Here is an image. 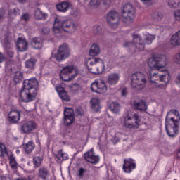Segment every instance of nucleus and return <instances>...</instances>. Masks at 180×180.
Listing matches in <instances>:
<instances>
[{
    "label": "nucleus",
    "mask_w": 180,
    "mask_h": 180,
    "mask_svg": "<svg viewBox=\"0 0 180 180\" xmlns=\"http://www.w3.org/2000/svg\"><path fill=\"white\" fill-rule=\"evenodd\" d=\"M17 49L19 51H26L27 50V41L22 37H19L17 41Z\"/></svg>",
    "instance_id": "obj_22"
},
{
    "label": "nucleus",
    "mask_w": 180,
    "mask_h": 180,
    "mask_svg": "<svg viewBox=\"0 0 180 180\" xmlns=\"http://www.w3.org/2000/svg\"><path fill=\"white\" fill-rule=\"evenodd\" d=\"M77 24H69L67 23H54L53 31V33H56L57 34H61L63 32H66V33H72L74 30H75V27Z\"/></svg>",
    "instance_id": "obj_9"
},
{
    "label": "nucleus",
    "mask_w": 180,
    "mask_h": 180,
    "mask_svg": "<svg viewBox=\"0 0 180 180\" xmlns=\"http://www.w3.org/2000/svg\"><path fill=\"white\" fill-rule=\"evenodd\" d=\"M168 63V59L165 55L153 56L148 60V65L151 70L165 71V66Z\"/></svg>",
    "instance_id": "obj_4"
},
{
    "label": "nucleus",
    "mask_w": 180,
    "mask_h": 180,
    "mask_svg": "<svg viewBox=\"0 0 180 180\" xmlns=\"http://www.w3.org/2000/svg\"><path fill=\"white\" fill-rule=\"evenodd\" d=\"M179 112L170 110L165 117V130L169 137H175L178 134V123H179Z\"/></svg>",
    "instance_id": "obj_3"
},
{
    "label": "nucleus",
    "mask_w": 180,
    "mask_h": 180,
    "mask_svg": "<svg viewBox=\"0 0 180 180\" xmlns=\"http://www.w3.org/2000/svg\"><path fill=\"white\" fill-rule=\"evenodd\" d=\"M30 18H31L30 13H24L21 15L20 19H21V20H24V22H29V20H30Z\"/></svg>",
    "instance_id": "obj_44"
},
{
    "label": "nucleus",
    "mask_w": 180,
    "mask_h": 180,
    "mask_svg": "<svg viewBox=\"0 0 180 180\" xmlns=\"http://www.w3.org/2000/svg\"><path fill=\"white\" fill-rule=\"evenodd\" d=\"M22 147L26 154H32L34 148H36V144L33 141H30L27 143H23Z\"/></svg>",
    "instance_id": "obj_20"
},
{
    "label": "nucleus",
    "mask_w": 180,
    "mask_h": 180,
    "mask_svg": "<svg viewBox=\"0 0 180 180\" xmlns=\"http://www.w3.org/2000/svg\"><path fill=\"white\" fill-rule=\"evenodd\" d=\"M152 18L153 20H156V22H159V20H161L162 19V13L156 11L152 13Z\"/></svg>",
    "instance_id": "obj_38"
},
{
    "label": "nucleus",
    "mask_w": 180,
    "mask_h": 180,
    "mask_svg": "<svg viewBox=\"0 0 180 180\" xmlns=\"http://www.w3.org/2000/svg\"><path fill=\"white\" fill-rule=\"evenodd\" d=\"M99 53H101L99 46L96 44H94L93 45H91L89 50V56H91V57H96V56H98Z\"/></svg>",
    "instance_id": "obj_28"
},
{
    "label": "nucleus",
    "mask_w": 180,
    "mask_h": 180,
    "mask_svg": "<svg viewBox=\"0 0 180 180\" xmlns=\"http://www.w3.org/2000/svg\"><path fill=\"white\" fill-rule=\"evenodd\" d=\"M36 63H37L36 58H31L25 62V68L28 70H34V67H36Z\"/></svg>",
    "instance_id": "obj_31"
},
{
    "label": "nucleus",
    "mask_w": 180,
    "mask_h": 180,
    "mask_svg": "<svg viewBox=\"0 0 180 180\" xmlns=\"http://www.w3.org/2000/svg\"><path fill=\"white\" fill-rule=\"evenodd\" d=\"M70 57V48L67 44H63L58 47L57 53L55 54L54 58L59 63L64 61Z\"/></svg>",
    "instance_id": "obj_11"
},
{
    "label": "nucleus",
    "mask_w": 180,
    "mask_h": 180,
    "mask_svg": "<svg viewBox=\"0 0 180 180\" xmlns=\"http://www.w3.org/2000/svg\"><path fill=\"white\" fill-rule=\"evenodd\" d=\"M101 5L99 0H91L89 2V6L91 8H96Z\"/></svg>",
    "instance_id": "obj_43"
},
{
    "label": "nucleus",
    "mask_w": 180,
    "mask_h": 180,
    "mask_svg": "<svg viewBox=\"0 0 180 180\" xmlns=\"http://www.w3.org/2000/svg\"><path fill=\"white\" fill-rule=\"evenodd\" d=\"M120 78V76L117 73H112L108 75V84H109V85H116L119 82Z\"/></svg>",
    "instance_id": "obj_24"
},
{
    "label": "nucleus",
    "mask_w": 180,
    "mask_h": 180,
    "mask_svg": "<svg viewBox=\"0 0 180 180\" xmlns=\"http://www.w3.org/2000/svg\"><path fill=\"white\" fill-rule=\"evenodd\" d=\"M34 16L35 19H37V20H44L46 19H47L49 15L41 12L40 8H37L34 11Z\"/></svg>",
    "instance_id": "obj_26"
},
{
    "label": "nucleus",
    "mask_w": 180,
    "mask_h": 180,
    "mask_svg": "<svg viewBox=\"0 0 180 180\" xmlns=\"http://www.w3.org/2000/svg\"><path fill=\"white\" fill-rule=\"evenodd\" d=\"M119 25V24L117 23H112L110 24V27H112V29H116V27H117V26Z\"/></svg>",
    "instance_id": "obj_59"
},
{
    "label": "nucleus",
    "mask_w": 180,
    "mask_h": 180,
    "mask_svg": "<svg viewBox=\"0 0 180 180\" xmlns=\"http://www.w3.org/2000/svg\"><path fill=\"white\" fill-rule=\"evenodd\" d=\"M72 72H74V66L64 67L60 72V79L66 82L74 79L77 77V73L72 74Z\"/></svg>",
    "instance_id": "obj_12"
},
{
    "label": "nucleus",
    "mask_w": 180,
    "mask_h": 180,
    "mask_svg": "<svg viewBox=\"0 0 180 180\" xmlns=\"http://www.w3.org/2000/svg\"><path fill=\"white\" fill-rule=\"evenodd\" d=\"M174 18L176 20H180V10L174 11Z\"/></svg>",
    "instance_id": "obj_49"
},
{
    "label": "nucleus",
    "mask_w": 180,
    "mask_h": 180,
    "mask_svg": "<svg viewBox=\"0 0 180 180\" xmlns=\"http://www.w3.org/2000/svg\"><path fill=\"white\" fill-rule=\"evenodd\" d=\"M122 96H127V88L122 89L121 91Z\"/></svg>",
    "instance_id": "obj_53"
},
{
    "label": "nucleus",
    "mask_w": 180,
    "mask_h": 180,
    "mask_svg": "<svg viewBox=\"0 0 180 180\" xmlns=\"http://www.w3.org/2000/svg\"><path fill=\"white\" fill-rule=\"evenodd\" d=\"M5 61V56L3 53L0 52V64Z\"/></svg>",
    "instance_id": "obj_54"
},
{
    "label": "nucleus",
    "mask_w": 180,
    "mask_h": 180,
    "mask_svg": "<svg viewBox=\"0 0 180 180\" xmlns=\"http://www.w3.org/2000/svg\"><path fill=\"white\" fill-rule=\"evenodd\" d=\"M164 71H165L166 74H160L151 71L148 75L150 84H153L156 86H160V84L159 82H164L165 85H167L169 82V79H171V76H169V73H168L167 70Z\"/></svg>",
    "instance_id": "obj_6"
},
{
    "label": "nucleus",
    "mask_w": 180,
    "mask_h": 180,
    "mask_svg": "<svg viewBox=\"0 0 180 180\" xmlns=\"http://www.w3.org/2000/svg\"><path fill=\"white\" fill-rule=\"evenodd\" d=\"M41 32L43 34H49V33H50V28L47 27H43Z\"/></svg>",
    "instance_id": "obj_51"
},
{
    "label": "nucleus",
    "mask_w": 180,
    "mask_h": 180,
    "mask_svg": "<svg viewBox=\"0 0 180 180\" xmlns=\"http://www.w3.org/2000/svg\"><path fill=\"white\" fill-rule=\"evenodd\" d=\"M37 123L31 120L22 123L20 126V131L22 134H32L34 130L37 129Z\"/></svg>",
    "instance_id": "obj_13"
},
{
    "label": "nucleus",
    "mask_w": 180,
    "mask_h": 180,
    "mask_svg": "<svg viewBox=\"0 0 180 180\" xmlns=\"http://www.w3.org/2000/svg\"><path fill=\"white\" fill-rule=\"evenodd\" d=\"M110 110L114 112V113H119L120 112V105L116 102H113L110 104Z\"/></svg>",
    "instance_id": "obj_35"
},
{
    "label": "nucleus",
    "mask_w": 180,
    "mask_h": 180,
    "mask_svg": "<svg viewBox=\"0 0 180 180\" xmlns=\"http://www.w3.org/2000/svg\"><path fill=\"white\" fill-rule=\"evenodd\" d=\"M18 2H20V4H26V2H27V0H18Z\"/></svg>",
    "instance_id": "obj_61"
},
{
    "label": "nucleus",
    "mask_w": 180,
    "mask_h": 180,
    "mask_svg": "<svg viewBox=\"0 0 180 180\" xmlns=\"http://www.w3.org/2000/svg\"><path fill=\"white\" fill-rule=\"evenodd\" d=\"M70 6H71V4L68 3V1H63L56 5V9L60 12H67Z\"/></svg>",
    "instance_id": "obj_27"
},
{
    "label": "nucleus",
    "mask_w": 180,
    "mask_h": 180,
    "mask_svg": "<svg viewBox=\"0 0 180 180\" xmlns=\"http://www.w3.org/2000/svg\"><path fill=\"white\" fill-rule=\"evenodd\" d=\"M96 65H97L96 68L97 70L93 71L94 74H102L105 71V63L103 62V60L96 58Z\"/></svg>",
    "instance_id": "obj_19"
},
{
    "label": "nucleus",
    "mask_w": 180,
    "mask_h": 180,
    "mask_svg": "<svg viewBox=\"0 0 180 180\" xmlns=\"http://www.w3.org/2000/svg\"><path fill=\"white\" fill-rule=\"evenodd\" d=\"M42 161H43V160L41 159V157H40V156H37V157L34 158V159H33V162H34V165H36L37 167H40V165H41Z\"/></svg>",
    "instance_id": "obj_42"
},
{
    "label": "nucleus",
    "mask_w": 180,
    "mask_h": 180,
    "mask_svg": "<svg viewBox=\"0 0 180 180\" xmlns=\"http://www.w3.org/2000/svg\"><path fill=\"white\" fill-rule=\"evenodd\" d=\"M64 124L65 126H70L75 122V113L74 109L72 108H66L64 110Z\"/></svg>",
    "instance_id": "obj_14"
},
{
    "label": "nucleus",
    "mask_w": 180,
    "mask_h": 180,
    "mask_svg": "<svg viewBox=\"0 0 180 180\" xmlns=\"http://www.w3.org/2000/svg\"><path fill=\"white\" fill-rule=\"evenodd\" d=\"M119 18V13L115 11H110L107 14V22L108 23H111L112 20H116Z\"/></svg>",
    "instance_id": "obj_29"
},
{
    "label": "nucleus",
    "mask_w": 180,
    "mask_h": 180,
    "mask_svg": "<svg viewBox=\"0 0 180 180\" xmlns=\"http://www.w3.org/2000/svg\"><path fill=\"white\" fill-rule=\"evenodd\" d=\"M133 42H126L124 47H129L130 51H143L146 44H151L155 40V36L148 34L146 35L145 42L141 40V36L136 33L132 34Z\"/></svg>",
    "instance_id": "obj_2"
},
{
    "label": "nucleus",
    "mask_w": 180,
    "mask_h": 180,
    "mask_svg": "<svg viewBox=\"0 0 180 180\" xmlns=\"http://www.w3.org/2000/svg\"><path fill=\"white\" fill-rule=\"evenodd\" d=\"M9 164L12 169H18V162H16V159L13 155L9 157Z\"/></svg>",
    "instance_id": "obj_36"
},
{
    "label": "nucleus",
    "mask_w": 180,
    "mask_h": 180,
    "mask_svg": "<svg viewBox=\"0 0 180 180\" xmlns=\"http://www.w3.org/2000/svg\"><path fill=\"white\" fill-rule=\"evenodd\" d=\"M96 67V58H91L88 59L87 68L91 74H94V72L96 71V70H98V68Z\"/></svg>",
    "instance_id": "obj_21"
},
{
    "label": "nucleus",
    "mask_w": 180,
    "mask_h": 180,
    "mask_svg": "<svg viewBox=\"0 0 180 180\" xmlns=\"http://www.w3.org/2000/svg\"><path fill=\"white\" fill-rule=\"evenodd\" d=\"M179 153H180V148H179Z\"/></svg>",
    "instance_id": "obj_64"
},
{
    "label": "nucleus",
    "mask_w": 180,
    "mask_h": 180,
    "mask_svg": "<svg viewBox=\"0 0 180 180\" xmlns=\"http://www.w3.org/2000/svg\"><path fill=\"white\" fill-rule=\"evenodd\" d=\"M167 3L172 8H178L180 5V0H167Z\"/></svg>",
    "instance_id": "obj_40"
},
{
    "label": "nucleus",
    "mask_w": 180,
    "mask_h": 180,
    "mask_svg": "<svg viewBox=\"0 0 180 180\" xmlns=\"http://www.w3.org/2000/svg\"><path fill=\"white\" fill-rule=\"evenodd\" d=\"M115 141H116V143H119V140H116Z\"/></svg>",
    "instance_id": "obj_63"
},
{
    "label": "nucleus",
    "mask_w": 180,
    "mask_h": 180,
    "mask_svg": "<svg viewBox=\"0 0 180 180\" xmlns=\"http://www.w3.org/2000/svg\"><path fill=\"white\" fill-rule=\"evenodd\" d=\"M124 125L127 129H139L140 118L139 114L129 112L124 117Z\"/></svg>",
    "instance_id": "obj_8"
},
{
    "label": "nucleus",
    "mask_w": 180,
    "mask_h": 180,
    "mask_svg": "<svg viewBox=\"0 0 180 180\" xmlns=\"http://www.w3.org/2000/svg\"><path fill=\"white\" fill-rule=\"evenodd\" d=\"M53 23H60V18L58 17H56Z\"/></svg>",
    "instance_id": "obj_60"
},
{
    "label": "nucleus",
    "mask_w": 180,
    "mask_h": 180,
    "mask_svg": "<svg viewBox=\"0 0 180 180\" xmlns=\"http://www.w3.org/2000/svg\"><path fill=\"white\" fill-rule=\"evenodd\" d=\"M18 15H20V10L18 8H15L13 9H10L8 11V16L9 18H15V16H18Z\"/></svg>",
    "instance_id": "obj_37"
},
{
    "label": "nucleus",
    "mask_w": 180,
    "mask_h": 180,
    "mask_svg": "<svg viewBox=\"0 0 180 180\" xmlns=\"http://www.w3.org/2000/svg\"><path fill=\"white\" fill-rule=\"evenodd\" d=\"M176 79L179 80V82H176V84H180V75L177 76Z\"/></svg>",
    "instance_id": "obj_62"
},
{
    "label": "nucleus",
    "mask_w": 180,
    "mask_h": 180,
    "mask_svg": "<svg viewBox=\"0 0 180 180\" xmlns=\"http://www.w3.org/2000/svg\"><path fill=\"white\" fill-rule=\"evenodd\" d=\"M86 172H88L87 169L80 167L78 170V174H79V178H84V175H85V174H86Z\"/></svg>",
    "instance_id": "obj_45"
},
{
    "label": "nucleus",
    "mask_w": 180,
    "mask_h": 180,
    "mask_svg": "<svg viewBox=\"0 0 180 180\" xmlns=\"http://www.w3.org/2000/svg\"><path fill=\"white\" fill-rule=\"evenodd\" d=\"M91 108L94 112H99L101 109V101L98 98H91Z\"/></svg>",
    "instance_id": "obj_23"
},
{
    "label": "nucleus",
    "mask_w": 180,
    "mask_h": 180,
    "mask_svg": "<svg viewBox=\"0 0 180 180\" xmlns=\"http://www.w3.org/2000/svg\"><path fill=\"white\" fill-rule=\"evenodd\" d=\"M136 162L131 158H125L124 160L122 169L125 174H131L133 169H136Z\"/></svg>",
    "instance_id": "obj_16"
},
{
    "label": "nucleus",
    "mask_w": 180,
    "mask_h": 180,
    "mask_svg": "<svg viewBox=\"0 0 180 180\" xmlns=\"http://www.w3.org/2000/svg\"><path fill=\"white\" fill-rule=\"evenodd\" d=\"M174 58L176 63H177V64H180V52L175 55Z\"/></svg>",
    "instance_id": "obj_52"
},
{
    "label": "nucleus",
    "mask_w": 180,
    "mask_h": 180,
    "mask_svg": "<svg viewBox=\"0 0 180 180\" xmlns=\"http://www.w3.org/2000/svg\"><path fill=\"white\" fill-rule=\"evenodd\" d=\"M13 80L15 84H20L23 81V73L20 71L15 72Z\"/></svg>",
    "instance_id": "obj_33"
},
{
    "label": "nucleus",
    "mask_w": 180,
    "mask_h": 180,
    "mask_svg": "<svg viewBox=\"0 0 180 180\" xmlns=\"http://www.w3.org/2000/svg\"><path fill=\"white\" fill-rule=\"evenodd\" d=\"M56 90L58 92V95H60V94H62V92H64V91H65L64 88H63V86H56Z\"/></svg>",
    "instance_id": "obj_48"
},
{
    "label": "nucleus",
    "mask_w": 180,
    "mask_h": 180,
    "mask_svg": "<svg viewBox=\"0 0 180 180\" xmlns=\"http://www.w3.org/2000/svg\"><path fill=\"white\" fill-rule=\"evenodd\" d=\"M172 46H180V30L175 32L170 39Z\"/></svg>",
    "instance_id": "obj_25"
},
{
    "label": "nucleus",
    "mask_w": 180,
    "mask_h": 180,
    "mask_svg": "<svg viewBox=\"0 0 180 180\" xmlns=\"http://www.w3.org/2000/svg\"><path fill=\"white\" fill-rule=\"evenodd\" d=\"M103 5H109L111 4L112 0H102Z\"/></svg>",
    "instance_id": "obj_55"
},
{
    "label": "nucleus",
    "mask_w": 180,
    "mask_h": 180,
    "mask_svg": "<svg viewBox=\"0 0 180 180\" xmlns=\"http://www.w3.org/2000/svg\"><path fill=\"white\" fill-rule=\"evenodd\" d=\"M6 57L8 58H13V56H15V53L12 51H7L6 53Z\"/></svg>",
    "instance_id": "obj_47"
},
{
    "label": "nucleus",
    "mask_w": 180,
    "mask_h": 180,
    "mask_svg": "<svg viewBox=\"0 0 180 180\" xmlns=\"http://www.w3.org/2000/svg\"><path fill=\"white\" fill-rule=\"evenodd\" d=\"M93 33H94V34H101V33H102V27L98 24H96L93 27Z\"/></svg>",
    "instance_id": "obj_41"
},
{
    "label": "nucleus",
    "mask_w": 180,
    "mask_h": 180,
    "mask_svg": "<svg viewBox=\"0 0 180 180\" xmlns=\"http://www.w3.org/2000/svg\"><path fill=\"white\" fill-rule=\"evenodd\" d=\"M31 45L34 49H41L43 44L41 42V38L34 37L31 41Z\"/></svg>",
    "instance_id": "obj_30"
},
{
    "label": "nucleus",
    "mask_w": 180,
    "mask_h": 180,
    "mask_svg": "<svg viewBox=\"0 0 180 180\" xmlns=\"http://www.w3.org/2000/svg\"><path fill=\"white\" fill-rule=\"evenodd\" d=\"M20 113H22V111L16 108H11L8 114V122L11 124H16L17 123H19L21 117Z\"/></svg>",
    "instance_id": "obj_15"
},
{
    "label": "nucleus",
    "mask_w": 180,
    "mask_h": 180,
    "mask_svg": "<svg viewBox=\"0 0 180 180\" xmlns=\"http://www.w3.org/2000/svg\"><path fill=\"white\" fill-rule=\"evenodd\" d=\"M77 112L78 115H80V116H82V115H84V110H82V108H78L77 109Z\"/></svg>",
    "instance_id": "obj_57"
},
{
    "label": "nucleus",
    "mask_w": 180,
    "mask_h": 180,
    "mask_svg": "<svg viewBox=\"0 0 180 180\" xmlns=\"http://www.w3.org/2000/svg\"><path fill=\"white\" fill-rule=\"evenodd\" d=\"M56 158H57V160H59V161H65L68 159V155L67 153H63V150H60L56 155Z\"/></svg>",
    "instance_id": "obj_34"
},
{
    "label": "nucleus",
    "mask_w": 180,
    "mask_h": 180,
    "mask_svg": "<svg viewBox=\"0 0 180 180\" xmlns=\"http://www.w3.org/2000/svg\"><path fill=\"white\" fill-rule=\"evenodd\" d=\"M58 96L60 98V99L62 101H64L65 102H70V101H71V99L68 96V93H67V91H65L58 94Z\"/></svg>",
    "instance_id": "obj_39"
},
{
    "label": "nucleus",
    "mask_w": 180,
    "mask_h": 180,
    "mask_svg": "<svg viewBox=\"0 0 180 180\" xmlns=\"http://www.w3.org/2000/svg\"><path fill=\"white\" fill-rule=\"evenodd\" d=\"M131 86L134 89H143L147 84V79H146V75L141 73V72H136V73L132 74L131 78Z\"/></svg>",
    "instance_id": "obj_7"
},
{
    "label": "nucleus",
    "mask_w": 180,
    "mask_h": 180,
    "mask_svg": "<svg viewBox=\"0 0 180 180\" xmlns=\"http://www.w3.org/2000/svg\"><path fill=\"white\" fill-rule=\"evenodd\" d=\"M136 11L133 5L127 3L126 4L122 10V16L119 18V22L123 23H132L133 19H134V15Z\"/></svg>",
    "instance_id": "obj_5"
},
{
    "label": "nucleus",
    "mask_w": 180,
    "mask_h": 180,
    "mask_svg": "<svg viewBox=\"0 0 180 180\" xmlns=\"http://www.w3.org/2000/svg\"><path fill=\"white\" fill-rule=\"evenodd\" d=\"M1 180H11V177L9 176H1Z\"/></svg>",
    "instance_id": "obj_58"
},
{
    "label": "nucleus",
    "mask_w": 180,
    "mask_h": 180,
    "mask_svg": "<svg viewBox=\"0 0 180 180\" xmlns=\"http://www.w3.org/2000/svg\"><path fill=\"white\" fill-rule=\"evenodd\" d=\"M84 157L88 162H90V164L96 165L99 162V160H101L99 156L96 155L92 151H88L84 154Z\"/></svg>",
    "instance_id": "obj_18"
},
{
    "label": "nucleus",
    "mask_w": 180,
    "mask_h": 180,
    "mask_svg": "<svg viewBox=\"0 0 180 180\" xmlns=\"http://www.w3.org/2000/svg\"><path fill=\"white\" fill-rule=\"evenodd\" d=\"M140 1L143 4V5H150V2H151V0H140Z\"/></svg>",
    "instance_id": "obj_56"
},
{
    "label": "nucleus",
    "mask_w": 180,
    "mask_h": 180,
    "mask_svg": "<svg viewBox=\"0 0 180 180\" xmlns=\"http://www.w3.org/2000/svg\"><path fill=\"white\" fill-rule=\"evenodd\" d=\"M134 108L138 110L145 111L147 110V104L144 101L141 100L138 103H134Z\"/></svg>",
    "instance_id": "obj_32"
},
{
    "label": "nucleus",
    "mask_w": 180,
    "mask_h": 180,
    "mask_svg": "<svg viewBox=\"0 0 180 180\" xmlns=\"http://www.w3.org/2000/svg\"><path fill=\"white\" fill-rule=\"evenodd\" d=\"M37 176L41 180H53V176L47 167H40L38 169Z\"/></svg>",
    "instance_id": "obj_17"
},
{
    "label": "nucleus",
    "mask_w": 180,
    "mask_h": 180,
    "mask_svg": "<svg viewBox=\"0 0 180 180\" xmlns=\"http://www.w3.org/2000/svg\"><path fill=\"white\" fill-rule=\"evenodd\" d=\"M0 153L1 154H8L6 146L3 143H0Z\"/></svg>",
    "instance_id": "obj_46"
},
{
    "label": "nucleus",
    "mask_w": 180,
    "mask_h": 180,
    "mask_svg": "<svg viewBox=\"0 0 180 180\" xmlns=\"http://www.w3.org/2000/svg\"><path fill=\"white\" fill-rule=\"evenodd\" d=\"M91 90L92 92H95L96 94H106L108 86H106V84L103 79L98 78L96 79L91 84Z\"/></svg>",
    "instance_id": "obj_10"
},
{
    "label": "nucleus",
    "mask_w": 180,
    "mask_h": 180,
    "mask_svg": "<svg viewBox=\"0 0 180 180\" xmlns=\"http://www.w3.org/2000/svg\"><path fill=\"white\" fill-rule=\"evenodd\" d=\"M39 82L33 77L25 79L23 82V86L20 93V97L22 102H32L35 101L37 96V86Z\"/></svg>",
    "instance_id": "obj_1"
},
{
    "label": "nucleus",
    "mask_w": 180,
    "mask_h": 180,
    "mask_svg": "<svg viewBox=\"0 0 180 180\" xmlns=\"http://www.w3.org/2000/svg\"><path fill=\"white\" fill-rule=\"evenodd\" d=\"M4 18H5V10L0 8V21L4 20Z\"/></svg>",
    "instance_id": "obj_50"
}]
</instances>
